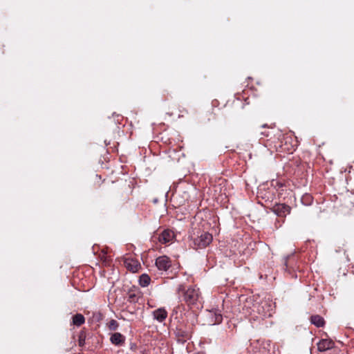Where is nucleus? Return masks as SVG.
<instances>
[{
	"label": "nucleus",
	"mask_w": 354,
	"mask_h": 354,
	"mask_svg": "<svg viewBox=\"0 0 354 354\" xmlns=\"http://www.w3.org/2000/svg\"><path fill=\"white\" fill-rule=\"evenodd\" d=\"M84 339H82V337H80V339H79L80 346H82L84 344Z\"/></svg>",
	"instance_id": "15"
},
{
	"label": "nucleus",
	"mask_w": 354,
	"mask_h": 354,
	"mask_svg": "<svg viewBox=\"0 0 354 354\" xmlns=\"http://www.w3.org/2000/svg\"><path fill=\"white\" fill-rule=\"evenodd\" d=\"M177 292L183 293V300L188 306H194L200 301L201 292L196 287H189L185 290L184 286L181 284L178 286Z\"/></svg>",
	"instance_id": "1"
},
{
	"label": "nucleus",
	"mask_w": 354,
	"mask_h": 354,
	"mask_svg": "<svg viewBox=\"0 0 354 354\" xmlns=\"http://www.w3.org/2000/svg\"><path fill=\"white\" fill-rule=\"evenodd\" d=\"M212 241V234L207 232H204L194 239V243L197 248H203L207 246Z\"/></svg>",
	"instance_id": "2"
},
{
	"label": "nucleus",
	"mask_w": 354,
	"mask_h": 354,
	"mask_svg": "<svg viewBox=\"0 0 354 354\" xmlns=\"http://www.w3.org/2000/svg\"><path fill=\"white\" fill-rule=\"evenodd\" d=\"M335 342L330 339H322L317 343V349L320 352H324L333 348Z\"/></svg>",
	"instance_id": "7"
},
{
	"label": "nucleus",
	"mask_w": 354,
	"mask_h": 354,
	"mask_svg": "<svg viewBox=\"0 0 354 354\" xmlns=\"http://www.w3.org/2000/svg\"><path fill=\"white\" fill-rule=\"evenodd\" d=\"M118 325L117 322L114 319L111 320L109 323V329L113 330H115L118 328Z\"/></svg>",
	"instance_id": "13"
},
{
	"label": "nucleus",
	"mask_w": 354,
	"mask_h": 354,
	"mask_svg": "<svg viewBox=\"0 0 354 354\" xmlns=\"http://www.w3.org/2000/svg\"><path fill=\"white\" fill-rule=\"evenodd\" d=\"M156 266L158 270L167 271L171 266V262L168 257L161 256L156 259Z\"/></svg>",
	"instance_id": "5"
},
{
	"label": "nucleus",
	"mask_w": 354,
	"mask_h": 354,
	"mask_svg": "<svg viewBox=\"0 0 354 354\" xmlns=\"http://www.w3.org/2000/svg\"><path fill=\"white\" fill-rule=\"evenodd\" d=\"M151 279L147 274H142L140 277L139 283L142 287H147L149 285Z\"/></svg>",
	"instance_id": "11"
},
{
	"label": "nucleus",
	"mask_w": 354,
	"mask_h": 354,
	"mask_svg": "<svg viewBox=\"0 0 354 354\" xmlns=\"http://www.w3.org/2000/svg\"><path fill=\"white\" fill-rule=\"evenodd\" d=\"M310 322L317 327H322L324 325V320L323 317L319 315H313L310 318Z\"/></svg>",
	"instance_id": "10"
},
{
	"label": "nucleus",
	"mask_w": 354,
	"mask_h": 354,
	"mask_svg": "<svg viewBox=\"0 0 354 354\" xmlns=\"http://www.w3.org/2000/svg\"><path fill=\"white\" fill-rule=\"evenodd\" d=\"M111 342L112 344H115V345H121L124 343V337L123 335H122L120 333H113L111 338Z\"/></svg>",
	"instance_id": "9"
},
{
	"label": "nucleus",
	"mask_w": 354,
	"mask_h": 354,
	"mask_svg": "<svg viewBox=\"0 0 354 354\" xmlns=\"http://www.w3.org/2000/svg\"><path fill=\"white\" fill-rule=\"evenodd\" d=\"M271 210L277 216L286 217L288 214H289L290 213L291 208L290 206H288L284 203H278V204H275L271 208Z\"/></svg>",
	"instance_id": "3"
},
{
	"label": "nucleus",
	"mask_w": 354,
	"mask_h": 354,
	"mask_svg": "<svg viewBox=\"0 0 354 354\" xmlns=\"http://www.w3.org/2000/svg\"><path fill=\"white\" fill-rule=\"evenodd\" d=\"M153 318L159 322H162L167 317V312L164 308H160L153 312Z\"/></svg>",
	"instance_id": "8"
},
{
	"label": "nucleus",
	"mask_w": 354,
	"mask_h": 354,
	"mask_svg": "<svg viewBox=\"0 0 354 354\" xmlns=\"http://www.w3.org/2000/svg\"><path fill=\"white\" fill-rule=\"evenodd\" d=\"M174 239V233L169 230H165L162 231L158 236V241L162 244H166L171 242Z\"/></svg>",
	"instance_id": "6"
},
{
	"label": "nucleus",
	"mask_w": 354,
	"mask_h": 354,
	"mask_svg": "<svg viewBox=\"0 0 354 354\" xmlns=\"http://www.w3.org/2000/svg\"><path fill=\"white\" fill-rule=\"evenodd\" d=\"M222 321V316L221 314L215 313V323L219 324Z\"/></svg>",
	"instance_id": "14"
},
{
	"label": "nucleus",
	"mask_w": 354,
	"mask_h": 354,
	"mask_svg": "<svg viewBox=\"0 0 354 354\" xmlns=\"http://www.w3.org/2000/svg\"><path fill=\"white\" fill-rule=\"evenodd\" d=\"M125 268L133 273H136L141 268L140 263L136 259L131 257L126 258L124 261Z\"/></svg>",
	"instance_id": "4"
},
{
	"label": "nucleus",
	"mask_w": 354,
	"mask_h": 354,
	"mask_svg": "<svg viewBox=\"0 0 354 354\" xmlns=\"http://www.w3.org/2000/svg\"><path fill=\"white\" fill-rule=\"evenodd\" d=\"M84 322H85V319H84V316L81 314H76L73 317V324L77 326L83 324L84 323Z\"/></svg>",
	"instance_id": "12"
}]
</instances>
